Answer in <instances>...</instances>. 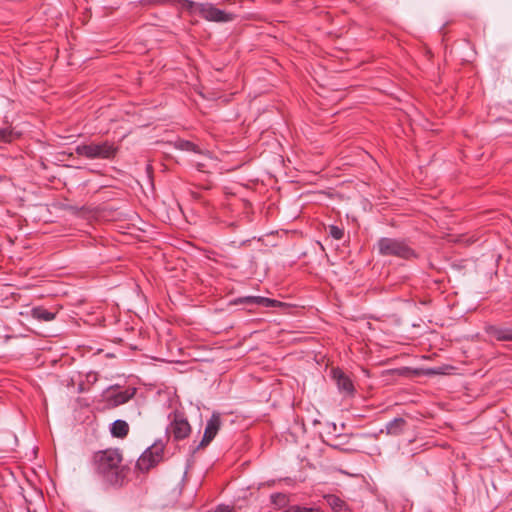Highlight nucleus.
<instances>
[{
  "instance_id": "f257e3e1",
  "label": "nucleus",
  "mask_w": 512,
  "mask_h": 512,
  "mask_svg": "<svg viewBox=\"0 0 512 512\" xmlns=\"http://www.w3.org/2000/svg\"><path fill=\"white\" fill-rule=\"evenodd\" d=\"M121 462L122 455L119 449H106L94 453L93 474L105 489H119L124 485L126 473Z\"/></svg>"
},
{
  "instance_id": "f03ea898",
  "label": "nucleus",
  "mask_w": 512,
  "mask_h": 512,
  "mask_svg": "<svg viewBox=\"0 0 512 512\" xmlns=\"http://www.w3.org/2000/svg\"><path fill=\"white\" fill-rule=\"evenodd\" d=\"M376 245L382 256H395L405 260L416 257L415 251L402 239L382 237Z\"/></svg>"
},
{
  "instance_id": "7ed1b4c3",
  "label": "nucleus",
  "mask_w": 512,
  "mask_h": 512,
  "mask_svg": "<svg viewBox=\"0 0 512 512\" xmlns=\"http://www.w3.org/2000/svg\"><path fill=\"white\" fill-rule=\"evenodd\" d=\"M164 448V441L162 439H156L141 453L136 462V469L145 473L154 468L163 460Z\"/></svg>"
},
{
  "instance_id": "20e7f679",
  "label": "nucleus",
  "mask_w": 512,
  "mask_h": 512,
  "mask_svg": "<svg viewBox=\"0 0 512 512\" xmlns=\"http://www.w3.org/2000/svg\"><path fill=\"white\" fill-rule=\"evenodd\" d=\"M117 148L110 142L79 144L75 147V153L90 160L111 159L115 156Z\"/></svg>"
},
{
  "instance_id": "39448f33",
  "label": "nucleus",
  "mask_w": 512,
  "mask_h": 512,
  "mask_svg": "<svg viewBox=\"0 0 512 512\" xmlns=\"http://www.w3.org/2000/svg\"><path fill=\"white\" fill-rule=\"evenodd\" d=\"M198 12L207 21L226 23L233 19L232 14L215 7L211 3L199 4Z\"/></svg>"
},
{
  "instance_id": "423d86ee",
  "label": "nucleus",
  "mask_w": 512,
  "mask_h": 512,
  "mask_svg": "<svg viewBox=\"0 0 512 512\" xmlns=\"http://www.w3.org/2000/svg\"><path fill=\"white\" fill-rule=\"evenodd\" d=\"M331 377L335 381L339 393L346 396H353L355 387L352 379L343 372L340 368H333L331 370Z\"/></svg>"
},
{
  "instance_id": "0eeeda50",
  "label": "nucleus",
  "mask_w": 512,
  "mask_h": 512,
  "mask_svg": "<svg viewBox=\"0 0 512 512\" xmlns=\"http://www.w3.org/2000/svg\"><path fill=\"white\" fill-rule=\"evenodd\" d=\"M166 431H169L175 440H182L190 434L191 427L186 418L176 414Z\"/></svg>"
},
{
  "instance_id": "6e6552de",
  "label": "nucleus",
  "mask_w": 512,
  "mask_h": 512,
  "mask_svg": "<svg viewBox=\"0 0 512 512\" xmlns=\"http://www.w3.org/2000/svg\"><path fill=\"white\" fill-rule=\"evenodd\" d=\"M235 304H246L249 306H262L266 308L282 307L284 304L276 299L263 296H245L239 297L234 301Z\"/></svg>"
},
{
  "instance_id": "1a4fd4ad",
  "label": "nucleus",
  "mask_w": 512,
  "mask_h": 512,
  "mask_svg": "<svg viewBox=\"0 0 512 512\" xmlns=\"http://www.w3.org/2000/svg\"><path fill=\"white\" fill-rule=\"evenodd\" d=\"M485 333L501 342L512 341V326L487 324L484 327Z\"/></svg>"
},
{
  "instance_id": "9d476101",
  "label": "nucleus",
  "mask_w": 512,
  "mask_h": 512,
  "mask_svg": "<svg viewBox=\"0 0 512 512\" xmlns=\"http://www.w3.org/2000/svg\"><path fill=\"white\" fill-rule=\"evenodd\" d=\"M136 393L135 388H126L124 390H117L107 396V400L114 406L122 405L134 397Z\"/></svg>"
},
{
  "instance_id": "9b49d317",
  "label": "nucleus",
  "mask_w": 512,
  "mask_h": 512,
  "mask_svg": "<svg viewBox=\"0 0 512 512\" xmlns=\"http://www.w3.org/2000/svg\"><path fill=\"white\" fill-rule=\"evenodd\" d=\"M406 425V420L402 417H396L385 425V432L388 435L398 436L402 434ZM384 432V429H381Z\"/></svg>"
},
{
  "instance_id": "f8f14e48",
  "label": "nucleus",
  "mask_w": 512,
  "mask_h": 512,
  "mask_svg": "<svg viewBox=\"0 0 512 512\" xmlns=\"http://www.w3.org/2000/svg\"><path fill=\"white\" fill-rule=\"evenodd\" d=\"M324 500L333 512H351L347 504L334 494L325 495Z\"/></svg>"
},
{
  "instance_id": "ddd939ff",
  "label": "nucleus",
  "mask_w": 512,
  "mask_h": 512,
  "mask_svg": "<svg viewBox=\"0 0 512 512\" xmlns=\"http://www.w3.org/2000/svg\"><path fill=\"white\" fill-rule=\"evenodd\" d=\"M30 315L33 319H36L40 322H50L56 318V313L47 310L42 306L33 307L30 310Z\"/></svg>"
},
{
  "instance_id": "4468645a",
  "label": "nucleus",
  "mask_w": 512,
  "mask_h": 512,
  "mask_svg": "<svg viewBox=\"0 0 512 512\" xmlns=\"http://www.w3.org/2000/svg\"><path fill=\"white\" fill-rule=\"evenodd\" d=\"M175 149L180 151L194 152L196 154H203V151L193 142L185 139L178 138L173 142Z\"/></svg>"
},
{
  "instance_id": "2eb2a0df",
  "label": "nucleus",
  "mask_w": 512,
  "mask_h": 512,
  "mask_svg": "<svg viewBox=\"0 0 512 512\" xmlns=\"http://www.w3.org/2000/svg\"><path fill=\"white\" fill-rule=\"evenodd\" d=\"M129 425L126 421L117 419L111 424L110 432L112 436L123 438L128 434Z\"/></svg>"
},
{
  "instance_id": "dca6fc26",
  "label": "nucleus",
  "mask_w": 512,
  "mask_h": 512,
  "mask_svg": "<svg viewBox=\"0 0 512 512\" xmlns=\"http://www.w3.org/2000/svg\"><path fill=\"white\" fill-rule=\"evenodd\" d=\"M220 425V415L216 412H213L210 419L207 421L204 433L215 437L220 429Z\"/></svg>"
},
{
  "instance_id": "f3484780",
  "label": "nucleus",
  "mask_w": 512,
  "mask_h": 512,
  "mask_svg": "<svg viewBox=\"0 0 512 512\" xmlns=\"http://www.w3.org/2000/svg\"><path fill=\"white\" fill-rule=\"evenodd\" d=\"M283 512H322L317 507H301V506H290L287 509H285Z\"/></svg>"
},
{
  "instance_id": "a211bd4d",
  "label": "nucleus",
  "mask_w": 512,
  "mask_h": 512,
  "mask_svg": "<svg viewBox=\"0 0 512 512\" xmlns=\"http://www.w3.org/2000/svg\"><path fill=\"white\" fill-rule=\"evenodd\" d=\"M329 235L335 240H341L344 236V230L336 225H330Z\"/></svg>"
},
{
  "instance_id": "6ab92c4d",
  "label": "nucleus",
  "mask_w": 512,
  "mask_h": 512,
  "mask_svg": "<svg viewBox=\"0 0 512 512\" xmlns=\"http://www.w3.org/2000/svg\"><path fill=\"white\" fill-rule=\"evenodd\" d=\"M214 438L215 437L204 433L201 442L196 446H191L192 452L195 453L198 449L207 446Z\"/></svg>"
},
{
  "instance_id": "aec40b11",
  "label": "nucleus",
  "mask_w": 512,
  "mask_h": 512,
  "mask_svg": "<svg viewBox=\"0 0 512 512\" xmlns=\"http://www.w3.org/2000/svg\"><path fill=\"white\" fill-rule=\"evenodd\" d=\"M11 140V131L2 128L0 129V142H9Z\"/></svg>"
},
{
  "instance_id": "412c9836",
  "label": "nucleus",
  "mask_w": 512,
  "mask_h": 512,
  "mask_svg": "<svg viewBox=\"0 0 512 512\" xmlns=\"http://www.w3.org/2000/svg\"><path fill=\"white\" fill-rule=\"evenodd\" d=\"M214 512H232V509L227 505H219Z\"/></svg>"
},
{
  "instance_id": "4be33fe9",
  "label": "nucleus",
  "mask_w": 512,
  "mask_h": 512,
  "mask_svg": "<svg viewBox=\"0 0 512 512\" xmlns=\"http://www.w3.org/2000/svg\"><path fill=\"white\" fill-rule=\"evenodd\" d=\"M196 167H197V169H198L199 171H202V170H203L204 165H203V164H201V163H197V164H196Z\"/></svg>"
},
{
  "instance_id": "5701e85b",
  "label": "nucleus",
  "mask_w": 512,
  "mask_h": 512,
  "mask_svg": "<svg viewBox=\"0 0 512 512\" xmlns=\"http://www.w3.org/2000/svg\"><path fill=\"white\" fill-rule=\"evenodd\" d=\"M429 372H430L431 374H439V373H440V372H439L437 369H435V368H434V369H430V370H429Z\"/></svg>"
},
{
  "instance_id": "b1692460",
  "label": "nucleus",
  "mask_w": 512,
  "mask_h": 512,
  "mask_svg": "<svg viewBox=\"0 0 512 512\" xmlns=\"http://www.w3.org/2000/svg\"><path fill=\"white\" fill-rule=\"evenodd\" d=\"M113 389H114V386H110V387L108 388V391H109V390H113Z\"/></svg>"
}]
</instances>
